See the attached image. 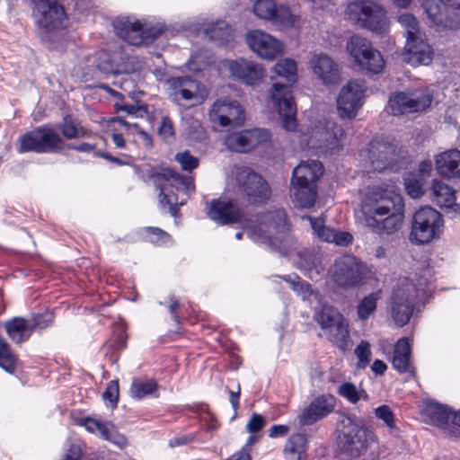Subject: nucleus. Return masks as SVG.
I'll return each instance as SVG.
<instances>
[{
  "label": "nucleus",
  "instance_id": "nucleus-18",
  "mask_svg": "<svg viewBox=\"0 0 460 460\" xmlns=\"http://www.w3.org/2000/svg\"><path fill=\"white\" fill-rule=\"evenodd\" d=\"M366 85L363 81L352 80L343 85L337 97V111L341 118L356 117L363 105Z\"/></svg>",
  "mask_w": 460,
  "mask_h": 460
},
{
  "label": "nucleus",
  "instance_id": "nucleus-3",
  "mask_svg": "<svg viewBox=\"0 0 460 460\" xmlns=\"http://www.w3.org/2000/svg\"><path fill=\"white\" fill-rule=\"evenodd\" d=\"M423 283L416 285L409 278H400L393 288L388 314L398 327L406 325L412 316L416 299Z\"/></svg>",
  "mask_w": 460,
  "mask_h": 460
},
{
  "label": "nucleus",
  "instance_id": "nucleus-14",
  "mask_svg": "<svg viewBox=\"0 0 460 460\" xmlns=\"http://www.w3.org/2000/svg\"><path fill=\"white\" fill-rule=\"evenodd\" d=\"M342 424L343 449L350 457H359L368 447L370 431L365 428L363 421L350 417L345 418Z\"/></svg>",
  "mask_w": 460,
  "mask_h": 460
},
{
  "label": "nucleus",
  "instance_id": "nucleus-54",
  "mask_svg": "<svg viewBox=\"0 0 460 460\" xmlns=\"http://www.w3.org/2000/svg\"><path fill=\"white\" fill-rule=\"evenodd\" d=\"M355 355L358 358V367L365 368L370 362L371 350L367 341H362L355 349Z\"/></svg>",
  "mask_w": 460,
  "mask_h": 460
},
{
  "label": "nucleus",
  "instance_id": "nucleus-40",
  "mask_svg": "<svg viewBox=\"0 0 460 460\" xmlns=\"http://www.w3.org/2000/svg\"><path fill=\"white\" fill-rule=\"evenodd\" d=\"M306 449V438L302 434H295L288 439L284 453L288 460H305Z\"/></svg>",
  "mask_w": 460,
  "mask_h": 460
},
{
  "label": "nucleus",
  "instance_id": "nucleus-44",
  "mask_svg": "<svg viewBox=\"0 0 460 460\" xmlns=\"http://www.w3.org/2000/svg\"><path fill=\"white\" fill-rule=\"evenodd\" d=\"M376 417L382 420L389 430V433L396 436L399 429L396 426L397 420L392 409L388 405H381L375 409Z\"/></svg>",
  "mask_w": 460,
  "mask_h": 460
},
{
  "label": "nucleus",
  "instance_id": "nucleus-51",
  "mask_svg": "<svg viewBox=\"0 0 460 460\" xmlns=\"http://www.w3.org/2000/svg\"><path fill=\"white\" fill-rule=\"evenodd\" d=\"M58 129L60 130L63 137L67 139L77 137L81 130L77 122L70 116L64 118L63 121L58 125Z\"/></svg>",
  "mask_w": 460,
  "mask_h": 460
},
{
  "label": "nucleus",
  "instance_id": "nucleus-62",
  "mask_svg": "<svg viewBox=\"0 0 460 460\" xmlns=\"http://www.w3.org/2000/svg\"><path fill=\"white\" fill-rule=\"evenodd\" d=\"M289 431V429L286 425H274L270 429L269 436L270 438L284 437Z\"/></svg>",
  "mask_w": 460,
  "mask_h": 460
},
{
  "label": "nucleus",
  "instance_id": "nucleus-25",
  "mask_svg": "<svg viewBox=\"0 0 460 460\" xmlns=\"http://www.w3.org/2000/svg\"><path fill=\"white\" fill-rule=\"evenodd\" d=\"M309 66L317 79L324 85H333L341 80L338 64L325 53L318 52L312 54Z\"/></svg>",
  "mask_w": 460,
  "mask_h": 460
},
{
  "label": "nucleus",
  "instance_id": "nucleus-27",
  "mask_svg": "<svg viewBox=\"0 0 460 460\" xmlns=\"http://www.w3.org/2000/svg\"><path fill=\"white\" fill-rule=\"evenodd\" d=\"M207 214L210 219L222 225L235 223L242 217L237 203L226 198H219L208 203Z\"/></svg>",
  "mask_w": 460,
  "mask_h": 460
},
{
  "label": "nucleus",
  "instance_id": "nucleus-9",
  "mask_svg": "<svg viewBox=\"0 0 460 460\" xmlns=\"http://www.w3.org/2000/svg\"><path fill=\"white\" fill-rule=\"evenodd\" d=\"M232 186L233 191L243 194L253 201H263L270 197V189L267 182L251 169H237L231 181L228 183V189Z\"/></svg>",
  "mask_w": 460,
  "mask_h": 460
},
{
  "label": "nucleus",
  "instance_id": "nucleus-24",
  "mask_svg": "<svg viewBox=\"0 0 460 460\" xmlns=\"http://www.w3.org/2000/svg\"><path fill=\"white\" fill-rule=\"evenodd\" d=\"M37 23L51 31L65 26L66 13L63 7L55 0H40L36 4Z\"/></svg>",
  "mask_w": 460,
  "mask_h": 460
},
{
  "label": "nucleus",
  "instance_id": "nucleus-37",
  "mask_svg": "<svg viewBox=\"0 0 460 460\" xmlns=\"http://www.w3.org/2000/svg\"><path fill=\"white\" fill-rule=\"evenodd\" d=\"M393 367L400 373L413 372L411 363V348L407 339H400L394 348Z\"/></svg>",
  "mask_w": 460,
  "mask_h": 460
},
{
  "label": "nucleus",
  "instance_id": "nucleus-17",
  "mask_svg": "<svg viewBox=\"0 0 460 460\" xmlns=\"http://www.w3.org/2000/svg\"><path fill=\"white\" fill-rule=\"evenodd\" d=\"M254 14L281 28H297L300 18L284 6H277L272 0H257L253 4Z\"/></svg>",
  "mask_w": 460,
  "mask_h": 460
},
{
  "label": "nucleus",
  "instance_id": "nucleus-58",
  "mask_svg": "<svg viewBox=\"0 0 460 460\" xmlns=\"http://www.w3.org/2000/svg\"><path fill=\"white\" fill-rule=\"evenodd\" d=\"M159 136L165 141H169L174 136L173 125L168 117H164L158 130Z\"/></svg>",
  "mask_w": 460,
  "mask_h": 460
},
{
  "label": "nucleus",
  "instance_id": "nucleus-23",
  "mask_svg": "<svg viewBox=\"0 0 460 460\" xmlns=\"http://www.w3.org/2000/svg\"><path fill=\"white\" fill-rule=\"evenodd\" d=\"M270 133L264 128H253L229 135L225 143L234 152L243 153L252 150L259 145L269 142Z\"/></svg>",
  "mask_w": 460,
  "mask_h": 460
},
{
  "label": "nucleus",
  "instance_id": "nucleus-56",
  "mask_svg": "<svg viewBox=\"0 0 460 460\" xmlns=\"http://www.w3.org/2000/svg\"><path fill=\"white\" fill-rule=\"evenodd\" d=\"M28 321H30V325L33 332V330L37 328L44 329L48 327L53 322V315L50 313H45L43 314L35 315L31 319H28Z\"/></svg>",
  "mask_w": 460,
  "mask_h": 460
},
{
  "label": "nucleus",
  "instance_id": "nucleus-13",
  "mask_svg": "<svg viewBox=\"0 0 460 460\" xmlns=\"http://www.w3.org/2000/svg\"><path fill=\"white\" fill-rule=\"evenodd\" d=\"M112 24L119 38L135 46L148 43L163 32L162 28L158 27L144 29L142 24L132 17H118Z\"/></svg>",
  "mask_w": 460,
  "mask_h": 460
},
{
  "label": "nucleus",
  "instance_id": "nucleus-50",
  "mask_svg": "<svg viewBox=\"0 0 460 460\" xmlns=\"http://www.w3.org/2000/svg\"><path fill=\"white\" fill-rule=\"evenodd\" d=\"M405 190L413 199H418L424 194V180L416 175H409L404 180Z\"/></svg>",
  "mask_w": 460,
  "mask_h": 460
},
{
  "label": "nucleus",
  "instance_id": "nucleus-29",
  "mask_svg": "<svg viewBox=\"0 0 460 460\" xmlns=\"http://www.w3.org/2000/svg\"><path fill=\"white\" fill-rule=\"evenodd\" d=\"M230 74L247 85L260 83L265 75L263 66L256 62L240 58L228 62Z\"/></svg>",
  "mask_w": 460,
  "mask_h": 460
},
{
  "label": "nucleus",
  "instance_id": "nucleus-4",
  "mask_svg": "<svg viewBox=\"0 0 460 460\" xmlns=\"http://www.w3.org/2000/svg\"><path fill=\"white\" fill-rule=\"evenodd\" d=\"M443 230L442 214L429 205L422 206L412 215L409 241L414 245H426L439 239Z\"/></svg>",
  "mask_w": 460,
  "mask_h": 460
},
{
  "label": "nucleus",
  "instance_id": "nucleus-26",
  "mask_svg": "<svg viewBox=\"0 0 460 460\" xmlns=\"http://www.w3.org/2000/svg\"><path fill=\"white\" fill-rule=\"evenodd\" d=\"M402 56L412 66H428L432 62L434 50L425 35L405 41Z\"/></svg>",
  "mask_w": 460,
  "mask_h": 460
},
{
  "label": "nucleus",
  "instance_id": "nucleus-61",
  "mask_svg": "<svg viewBox=\"0 0 460 460\" xmlns=\"http://www.w3.org/2000/svg\"><path fill=\"white\" fill-rule=\"evenodd\" d=\"M433 169V164L430 160H424L420 163L418 167V172L420 173V179H425L426 177L429 176L431 171Z\"/></svg>",
  "mask_w": 460,
  "mask_h": 460
},
{
  "label": "nucleus",
  "instance_id": "nucleus-36",
  "mask_svg": "<svg viewBox=\"0 0 460 460\" xmlns=\"http://www.w3.org/2000/svg\"><path fill=\"white\" fill-rule=\"evenodd\" d=\"M293 202L302 208H308L314 206L316 197V186L308 185L305 183L291 182L290 190Z\"/></svg>",
  "mask_w": 460,
  "mask_h": 460
},
{
  "label": "nucleus",
  "instance_id": "nucleus-5",
  "mask_svg": "<svg viewBox=\"0 0 460 460\" xmlns=\"http://www.w3.org/2000/svg\"><path fill=\"white\" fill-rule=\"evenodd\" d=\"M154 183L160 189L159 204L163 208H168L172 215H175L177 205H182L183 202H178L176 195L170 190L168 187L175 188L177 190H182L188 193L194 190V183L190 177H185L178 172L169 169L163 168L152 175Z\"/></svg>",
  "mask_w": 460,
  "mask_h": 460
},
{
  "label": "nucleus",
  "instance_id": "nucleus-55",
  "mask_svg": "<svg viewBox=\"0 0 460 460\" xmlns=\"http://www.w3.org/2000/svg\"><path fill=\"white\" fill-rule=\"evenodd\" d=\"M97 68L105 74L112 73L116 70V66L114 65V60L111 58V55L106 51H101L97 57Z\"/></svg>",
  "mask_w": 460,
  "mask_h": 460
},
{
  "label": "nucleus",
  "instance_id": "nucleus-2",
  "mask_svg": "<svg viewBox=\"0 0 460 460\" xmlns=\"http://www.w3.org/2000/svg\"><path fill=\"white\" fill-rule=\"evenodd\" d=\"M346 18L354 25L377 35L389 31L390 22L384 6L372 0H354L348 4Z\"/></svg>",
  "mask_w": 460,
  "mask_h": 460
},
{
  "label": "nucleus",
  "instance_id": "nucleus-19",
  "mask_svg": "<svg viewBox=\"0 0 460 460\" xmlns=\"http://www.w3.org/2000/svg\"><path fill=\"white\" fill-rule=\"evenodd\" d=\"M214 125L236 127L244 120V111L238 102L227 98L217 100L208 113Z\"/></svg>",
  "mask_w": 460,
  "mask_h": 460
},
{
  "label": "nucleus",
  "instance_id": "nucleus-1",
  "mask_svg": "<svg viewBox=\"0 0 460 460\" xmlns=\"http://www.w3.org/2000/svg\"><path fill=\"white\" fill-rule=\"evenodd\" d=\"M403 208V199L400 194L376 188L362 202L364 225L377 234H394L402 227Z\"/></svg>",
  "mask_w": 460,
  "mask_h": 460
},
{
  "label": "nucleus",
  "instance_id": "nucleus-57",
  "mask_svg": "<svg viewBox=\"0 0 460 460\" xmlns=\"http://www.w3.org/2000/svg\"><path fill=\"white\" fill-rule=\"evenodd\" d=\"M105 401H109L112 406L117 404L119 400V384L117 381H111L102 394Z\"/></svg>",
  "mask_w": 460,
  "mask_h": 460
},
{
  "label": "nucleus",
  "instance_id": "nucleus-28",
  "mask_svg": "<svg viewBox=\"0 0 460 460\" xmlns=\"http://www.w3.org/2000/svg\"><path fill=\"white\" fill-rule=\"evenodd\" d=\"M420 5L430 22L436 25H441L450 30H456L460 26V20L449 22L444 18L443 6L455 10H460V0H420Z\"/></svg>",
  "mask_w": 460,
  "mask_h": 460
},
{
  "label": "nucleus",
  "instance_id": "nucleus-35",
  "mask_svg": "<svg viewBox=\"0 0 460 460\" xmlns=\"http://www.w3.org/2000/svg\"><path fill=\"white\" fill-rule=\"evenodd\" d=\"M322 175L323 165L319 161H303L294 168L291 182L316 186V181Z\"/></svg>",
  "mask_w": 460,
  "mask_h": 460
},
{
  "label": "nucleus",
  "instance_id": "nucleus-15",
  "mask_svg": "<svg viewBox=\"0 0 460 460\" xmlns=\"http://www.w3.org/2000/svg\"><path fill=\"white\" fill-rule=\"evenodd\" d=\"M433 94L428 88L415 90L411 93H395L389 99V108L394 116L408 112H418L429 107Z\"/></svg>",
  "mask_w": 460,
  "mask_h": 460
},
{
  "label": "nucleus",
  "instance_id": "nucleus-30",
  "mask_svg": "<svg viewBox=\"0 0 460 460\" xmlns=\"http://www.w3.org/2000/svg\"><path fill=\"white\" fill-rule=\"evenodd\" d=\"M335 407V398L330 394L316 397L299 416L302 425H312L331 413Z\"/></svg>",
  "mask_w": 460,
  "mask_h": 460
},
{
  "label": "nucleus",
  "instance_id": "nucleus-49",
  "mask_svg": "<svg viewBox=\"0 0 460 460\" xmlns=\"http://www.w3.org/2000/svg\"><path fill=\"white\" fill-rule=\"evenodd\" d=\"M16 364V357L12 352L9 345L0 338V367L7 372H13Z\"/></svg>",
  "mask_w": 460,
  "mask_h": 460
},
{
  "label": "nucleus",
  "instance_id": "nucleus-63",
  "mask_svg": "<svg viewBox=\"0 0 460 460\" xmlns=\"http://www.w3.org/2000/svg\"><path fill=\"white\" fill-rule=\"evenodd\" d=\"M146 231H147V233L156 236V239L152 240V242H158V241L164 242L168 237V234L160 228L147 227Z\"/></svg>",
  "mask_w": 460,
  "mask_h": 460
},
{
  "label": "nucleus",
  "instance_id": "nucleus-22",
  "mask_svg": "<svg viewBox=\"0 0 460 460\" xmlns=\"http://www.w3.org/2000/svg\"><path fill=\"white\" fill-rule=\"evenodd\" d=\"M246 41L251 49L262 58L273 59L284 53V46L279 40L260 30L250 31Z\"/></svg>",
  "mask_w": 460,
  "mask_h": 460
},
{
  "label": "nucleus",
  "instance_id": "nucleus-38",
  "mask_svg": "<svg viewBox=\"0 0 460 460\" xmlns=\"http://www.w3.org/2000/svg\"><path fill=\"white\" fill-rule=\"evenodd\" d=\"M396 21L399 23L401 32L405 41L426 35L425 31L420 27V22L411 13H402L397 16Z\"/></svg>",
  "mask_w": 460,
  "mask_h": 460
},
{
  "label": "nucleus",
  "instance_id": "nucleus-53",
  "mask_svg": "<svg viewBox=\"0 0 460 460\" xmlns=\"http://www.w3.org/2000/svg\"><path fill=\"white\" fill-rule=\"evenodd\" d=\"M175 160L180 164L181 167L184 171L190 172L199 165V159L191 155L189 151L178 153L175 156Z\"/></svg>",
  "mask_w": 460,
  "mask_h": 460
},
{
  "label": "nucleus",
  "instance_id": "nucleus-20",
  "mask_svg": "<svg viewBox=\"0 0 460 460\" xmlns=\"http://www.w3.org/2000/svg\"><path fill=\"white\" fill-rule=\"evenodd\" d=\"M254 226H249L248 234L263 240H271L275 233H284L288 230L286 214L281 209L270 211L256 219Z\"/></svg>",
  "mask_w": 460,
  "mask_h": 460
},
{
  "label": "nucleus",
  "instance_id": "nucleus-48",
  "mask_svg": "<svg viewBox=\"0 0 460 460\" xmlns=\"http://www.w3.org/2000/svg\"><path fill=\"white\" fill-rule=\"evenodd\" d=\"M282 279L303 299H307L313 294L311 286L307 282L301 280L296 275H287L283 276Z\"/></svg>",
  "mask_w": 460,
  "mask_h": 460
},
{
  "label": "nucleus",
  "instance_id": "nucleus-21",
  "mask_svg": "<svg viewBox=\"0 0 460 460\" xmlns=\"http://www.w3.org/2000/svg\"><path fill=\"white\" fill-rule=\"evenodd\" d=\"M405 151L395 144L372 142L368 148V158L375 171H384L403 158Z\"/></svg>",
  "mask_w": 460,
  "mask_h": 460
},
{
  "label": "nucleus",
  "instance_id": "nucleus-42",
  "mask_svg": "<svg viewBox=\"0 0 460 460\" xmlns=\"http://www.w3.org/2000/svg\"><path fill=\"white\" fill-rule=\"evenodd\" d=\"M78 424L84 426L91 433L99 434L105 440H111L112 425L108 421L85 417L79 419Z\"/></svg>",
  "mask_w": 460,
  "mask_h": 460
},
{
  "label": "nucleus",
  "instance_id": "nucleus-31",
  "mask_svg": "<svg viewBox=\"0 0 460 460\" xmlns=\"http://www.w3.org/2000/svg\"><path fill=\"white\" fill-rule=\"evenodd\" d=\"M310 222L313 234L321 241L333 243L336 245L346 246L352 242V235L347 232H337L325 226L323 217H304Z\"/></svg>",
  "mask_w": 460,
  "mask_h": 460
},
{
  "label": "nucleus",
  "instance_id": "nucleus-52",
  "mask_svg": "<svg viewBox=\"0 0 460 460\" xmlns=\"http://www.w3.org/2000/svg\"><path fill=\"white\" fill-rule=\"evenodd\" d=\"M119 124L125 128L126 133L128 135H139V131H142V129L139 128V126L137 123H130L127 121L122 117H114L111 119L107 120V127L111 128L113 129H117L113 126L115 124Z\"/></svg>",
  "mask_w": 460,
  "mask_h": 460
},
{
  "label": "nucleus",
  "instance_id": "nucleus-32",
  "mask_svg": "<svg viewBox=\"0 0 460 460\" xmlns=\"http://www.w3.org/2000/svg\"><path fill=\"white\" fill-rule=\"evenodd\" d=\"M454 412L442 404L429 402L426 403L422 414L427 423L452 433L451 422L454 419Z\"/></svg>",
  "mask_w": 460,
  "mask_h": 460
},
{
  "label": "nucleus",
  "instance_id": "nucleus-47",
  "mask_svg": "<svg viewBox=\"0 0 460 460\" xmlns=\"http://www.w3.org/2000/svg\"><path fill=\"white\" fill-rule=\"evenodd\" d=\"M380 292H374L364 297L358 305V315L361 320H367L376 310Z\"/></svg>",
  "mask_w": 460,
  "mask_h": 460
},
{
  "label": "nucleus",
  "instance_id": "nucleus-7",
  "mask_svg": "<svg viewBox=\"0 0 460 460\" xmlns=\"http://www.w3.org/2000/svg\"><path fill=\"white\" fill-rule=\"evenodd\" d=\"M314 318L324 335L336 347L346 350L350 346L348 322L335 307L328 305H323L316 312Z\"/></svg>",
  "mask_w": 460,
  "mask_h": 460
},
{
  "label": "nucleus",
  "instance_id": "nucleus-41",
  "mask_svg": "<svg viewBox=\"0 0 460 460\" xmlns=\"http://www.w3.org/2000/svg\"><path fill=\"white\" fill-rule=\"evenodd\" d=\"M272 79L282 77L288 84H293L297 80V64L291 58L279 60L271 68Z\"/></svg>",
  "mask_w": 460,
  "mask_h": 460
},
{
  "label": "nucleus",
  "instance_id": "nucleus-10",
  "mask_svg": "<svg viewBox=\"0 0 460 460\" xmlns=\"http://www.w3.org/2000/svg\"><path fill=\"white\" fill-rule=\"evenodd\" d=\"M367 273V265L351 255H345L337 260L331 270L333 281L342 288L358 287Z\"/></svg>",
  "mask_w": 460,
  "mask_h": 460
},
{
  "label": "nucleus",
  "instance_id": "nucleus-45",
  "mask_svg": "<svg viewBox=\"0 0 460 460\" xmlns=\"http://www.w3.org/2000/svg\"><path fill=\"white\" fill-rule=\"evenodd\" d=\"M157 389L156 383L152 380L135 379L130 387V394L133 398L142 399L152 394Z\"/></svg>",
  "mask_w": 460,
  "mask_h": 460
},
{
  "label": "nucleus",
  "instance_id": "nucleus-12",
  "mask_svg": "<svg viewBox=\"0 0 460 460\" xmlns=\"http://www.w3.org/2000/svg\"><path fill=\"white\" fill-rule=\"evenodd\" d=\"M347 50L362 68L373 74L382 71L385 64L383 57L366 38L353 35L347 43Z\"/></svg>",
  "mask_w": 460,
  "mask_h": 460
},
{
  "label": "nucleus",
  "instance_id": "nucleus-64",
  "mask_svg": "<svg viewBox=\"0 0 460 460\" xmlns=\"http://www.w3.org/2000/svg\"><path fill=\"white\" fill-rule=\"evenodd\" d=\"M227 460H251V455L246 448H242L238 453L233 455Z\"/></svg>",
  "mask_w": 460,
  "mask_h": 460
},
{
  "label": "nucleus",
  "instance_id": "nucleus-33",
  "mask_svg": "<svg viewBox=\"0 0 460 460\" xmlns=\"http://www.w3.org/2000/svg\"><path fill=\"white\" fill-rule=\"evenodd\" d=\"M430 199L441 208L456 212L459 206L456 203V190L441 180H433L429 187Z\"/></svg>",
  "mask_w": 460,
  "mask_h": 460
},
{
  "label": "nucleus",
  "instance_id": "nucleus-6",
  "mask_svg": "<svg viewBox=\"0 0 460 460\" xmlns=\"http://www.w3.org/2000/svg\"><path fill=\"white\" fill-rule=\"evenodd\" d=\"M71 147L66 145L65 140L55 128L49 125H44L21 136L18 151L39 154L59 153Z\"/></svg>",
  "mask_w": 460,
  "mask_h": 460
},
{
  "label": "nucleus",
  "instance_id": "nucleus-60",
  "mask_svg": "<svg viewBox=\"0 0 460 460\" xmlns=\"http://www.w3.org/2000/svg\"><path fill=\"white\" fill-rule=\"evenodd\" d=\"M82 447L78 444H72L65 455L63 460H81L82 459Z\"/></svg>",
  "mask_w": 460,
  "mask_h": 460
},
{
  "label": "nucleus",
  "instance_id": "nucleus-39",
  "mask_svg": "<svg viewBox=\"0 0 460 460\" xmlns=\"http://www.w3.org/2000/svg\"><path fill=\"white\" fill-rule=\"evenodd\" d=\"M9 337L16 343L27 341L32 333L28 319L16 317L5 323Z\"/></svg>",
  "mask_w": 460,
  "mask_h": 460
},
{
  "label": "nucleus",
  "instance_id": "nucleus-59",
  "mask_svg": "<svg viewBox=\"0 0 460 460\" xmlns=\"http://www.w3.org/2000/svg\"><path fill=\"white\" fill-rule=\"evenodd\" d=\"M266 424L264 418L258 413H253L247 422L246 429L250 433L260 431Z\"/></svg>",
  "mask_w": 460,
  "mask_h": 460
},
{
  "label": "nucleus",
  "instance_id": "nucleus-43",
  "mask_svg": "<svg viewBox=\"0 0 460 460\" xmlns=\"http://www.w3.org/2000/svg\"><path fill=\"white\" fill-rule=\"evenodd\" d=\"M205 32L211 40H218L223 44H226L233 40V31L224 21H218L208 25Z\"/></svg>",
  "mask_w": 460,
  "mask_h": 460
},
{
  "label": "nucleus",
  "instance_id": "nucleus-8",
  "mask_svg": "<svg viewBox=\"0 0 460 460\" xmlns=\"http://www.w3.org/2000/svg\"><path fill=\"white\" fill-rule=\"evenodd\" d=\"M344 138L341 126L332 120H322L311 129L307 146L325 154H333L342 147Z\"/></svg>",
  "mask_w": 460,
  "mask_h": 460
},
{
  "label": "nucleus",
  "instance_id": "nucleus-34",
  "mask_svg": "<svg viewBox=\"0 0 460 460\" xmlns=\"http://www.w3.org/2000/svg\"><path fill=\"white\" fill-rule=\"evenodd\" d=\"M437 172L444 178H460V151L449 149L436 155Z\"/></svg>",
  "mask_w": 460,
  "mask_h": 460
},
{
  "label": "nucleus",
  "instance_id": "nucleus-46",
  "mask_svg": "<svg viewBox=\"0 0 460 460\" xmlns=\"http://www.w3.org/2000/svg\"><path fill=\"white\" fill-rule=\"evenodd\" d=\"M338 392L340 395L354 404L360 399L367 401L369 398L364 389L358 390L355 385L349 382L341 384L338 388Z\"/></svg>",
  "mask_w": 460,
  "mask_h": 460
},
{
  "label": "nucleus",
  "instance_id": "nucleus-11",
  "mask_svg": "<svg viewBox=\"0 0 460 460\" xmlns=\"http://www.w3.org/2000/svg\"><path fill=\"white\" fill-rule=\"evenodd\" d=\"M292 84L274 83L269 90V97L274 108L277 109L283 128L288 131H294L297 123L296 119V109L293 102Z\"/></svg>",
  "mask_w": 460,
  "mask_h": 460
},
{
  "label": "nucleus",
  "instance_id": "nucleus-16",
  "mask_svg": "<svg viewBox=\"0 0 460 460\" xmlns=\"http://www.w3.org/2000/svg\"><path fill=\"white\" fill-rule=\"evenodd\" d=\"M168 85L175 101H184L190 106L200 105L208 95L203 84L188 75L172 77L168 80Z\"/></svg>",
  "mask_w": 460,
  "mask_h": 460
}]
</instances>
